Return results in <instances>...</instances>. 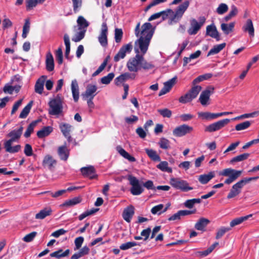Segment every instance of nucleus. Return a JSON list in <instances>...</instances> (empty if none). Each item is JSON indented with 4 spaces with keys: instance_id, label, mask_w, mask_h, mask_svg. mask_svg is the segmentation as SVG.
Wrapping results in <instances>:
<instances>
[{
    "instance_id": "f257e3e1",
    "label": "nucleus",
    "mask_w": 259,
    "mask_h": 259,
    "mask_svg": "<svg viewBox=\"0 0 259 259\" xmlns=\"http://www.w3.org/2000/svg\"><path fill=\"white\" fill-rule=\"evenodd\" d=\"M212 76L211 73H206L201 75H199L192 81V84L194 85L191 90L185 95L181 96L179 101L182 103H186L191 102L192 100L196 98L201 91L202 88L200 85H196V84L204 80L208 79Z\"/></svg>"
},
{
    "instance_id": "f03ea898",
    "label": "nucleus",
    "mask_w": 259,
    "mask_h": 259,
    "mask_svg": "<svg viewBox=\"0 0 259 259\" xmlns=\"http://www.w3.org/2000/svg\"><path fill=\"white\" fill-rule=\"evenodd\" d=\"M126 67L130 72H137L141 69L144 70L152 69L154 66L145 60L143 55L138 54L128 60Z\"/></svg>"
},
{
    "instance_id": "7ed1b4c3",
    "label": "nucleus",
    "mask_w": 259,
    "mask_h": 259,
    "mask_svg": "<svg viewBox=\"0 0 259 259\" xmlns=\"http://www.w3.org/2000/svg\"><path fill=\"white\" fill-rule=\"evenodd\" d=\"M23 128L22 126L20 127L18 130H14L10 132L7 135L10 139L6 141L4 144V148L6 152L10 153H15L19 152L21 149V146L17 145L12 146L14 142H16L20 138L22 134Z\"/></svg>"
},
{
    "instance_id": "20e7f679",
    "label": "nucleus",
    "mask_w": 259,
    "mask_h": 259,
    "mask_svg": "<svg viewBox=\"0 0 259 259\" xmlns=\"http://www.w3.org/2000/svg\"><path fill=\"white\" fill-rule=\"evenodd\" d=\"M140 23H137L135 29V33L137 37H142L143 39H151L154 33V29L150 23H145L141 27L142 30L140 31Z\"/></svg>"
},
{
    "instance_id": "39448f33",
    "label": "nucleus",
    "mask_w": 259,
    "mask_h": 259,
    "mask_svg": "<svg viewBox=\"0 0 259 259\" xmlns=\"http://www.w3.org/2000/svg\"><path fill=\"white\" fill-rule=\"evenodd\" d=\"M63 100L60 95H57L55 98L50 99L49 103V113L52 115H58L63 111Z\"/></svg>"
},
{
    "instance_id": "423d86ee",
    "label": "nucleus",
    "mask_w": 259,
    "mask_h": 259,
    "mask_svg": "<svg viewBox=\"0 0 259 259\" xmlns=\"http://www.w3.org/2000/svg\"><path fill=\"white\" fill-rule=\"evenodd\" d=\"M242 171L237 170L231 168H226L220 172L221 176L228 177L225 181V183L230 184L235 181L241 174Z\"/></svg>"
},
{
    "instance_id": "0eeeda50",
    "label": "nucleus",
    "mask_w": 259,
    "mask_h": 259,
    "mask_svg": "<svg viewBox=\"0 0 259 259\" xmlns=\"http://www.w3.org/2000/svg\"><path fill=\"white\" fill-rule=\"evenodd\" d=\"M169 183L172 187L183 192H188L193 189V187L189 186V183L186 181L180 178H171Z\"/></svg>"
},
{
    "instance_id": "6e6552de",
    "label": "nucleus",
    "mask_w": 259,
    "mask_h": 259,
    "mask_svg": "<svg viewBox=\"0 0 259 259\" xmlns=\"http://www.w3.org/2000/svg\"><path fill=\"white\" fill-rule=\"evenodd\" d=\"M150 42V40L143 39L142 37H140L135 42L134 50L136 55L140 54L144 57L148 50Z\"/></svg>"
},
{
    "instance_id": "1a4fd4ad",
    "label": "nucleus",
    "mask_w": 259,
    "mask_h": 259,
    "mask_svg": "<svg viewBox=\"0 0 259 259\" xmlns=\"http://www.w3.org/2000/svg\"><path fill=\"white\" fill-rule=\"evenodd\" d=\"M127 180L130 185L132 186L130 191L133 195H139L143 192L144 189L140 184V182L137 178L131 175H129L127 176Z\"/></svg>"
},
{
    "instance_id": "9d476101",
    "label": "nucleus",
    "mask_w": 259,
    "mask_h": 259,
    "mask_svg": "<svg viewBox=\"0 0 259 259\" xmlns=\"http://www.w3.org/2000/svg\"><path fill=\"white\" fill-rule=\"evenodd\" d=\"M198 20L199 22L195 19L190 20V26L188 29V32L190 35H195L198 32L205 23L206 18L204 16H201L199 17Z\"/></svg>"
},
{
    "instance_id": "9b49d317",
    "label": "nucleus",
    "mask_w": 259,
    "mask_h": 259,
    "mask_svg": "<svg viewBox=\"0 0 259 259\" xmlns=\"http://www.w3.org/2000/svg\"><path fill=\"white\" fill-rule=\"evenodd\" d=\"M230 121V120L228 118L219 120L207 126L205 128V131L212 133L219 131L227 125Z\"/></svg>"
},
{
    "instance_id": "f8f14e48",
    "label": "nucleus",
    "mask_w": 259,
    "mask_h": 259,
    "mask_svg": "<svg viewBox=\"0 0 259 259\" xmlns=\"http://www.w3.org/2000/svg\"><path fill=\"white\" fill-rule=\"evenodd\" d=\"M193 130V128L187 124H182L176 127L173 131V135L176 137H181L189 134Z\"/></svg>"
},
{
    "instance_id": "ddd939ff",
    "label": "nucleus",
    "mask_w": 259,
    "mask_h": 259,
    "mask_svg": "<svg viewBox=\"0 0 259 259\" xmlns=\"http://www.w3.org/2000/svg\"><path fill=\"white\" fill-rule=\"evenodd\" d=\"M189 2L188 1H186L179 6L176 10L175 14L172 17V20L175 21L180 20L189 7Z\"/></svg>"
},
{
    "instance_id": "4468645a",
    "label": "nucleus",
    "mask_w": 259,
    "mask_h": 259,
    "mask_svg": "<svg viewBox=\"0 0 259 259\" xmlns=\"http://www.w3.org/2000/svg\"><path fill=\"white\" fill-rule=\"evenodd\" d=\"M133 49L131 43L123 46L119 50L117 54L114 57V61L118 62L120 59H123L127 53H130Z\"/></svg>"
},
{
    "instance_id": "2eb2a0df",
    "label": "nucleus",
    "mask_w": 259,
    "mask_h": 259,
    "mask_svg": "<svg viewBox=\"0 0 259 259\" xmlns=\"http://www.w3.org/2000/svg\"><path fill=\"white\" fill-rule=\"evenodd\" d=\"M213 92L214 88L212 87H208L206 90L201 92L199 100L202 105L204 106L207 104L209 97L210 95L213 93Z\"/></svg>"
},
{
    "instance_id": "dca6fc26",
    "label": "nucleus",
    "mask_w": 259,
    "mask_h": 259,
    "mask_svg": "<svg viewBox=\"0 0 259 259\" xmlns=\"http://www.w3.org/2000/svg\"><path fill=\"white\" fill-rule=\"evenodd\" d=\"M108 27L106 23H103L101 26L100 34L98 36V40L102 47H106L107 41Z\"/></svg>"
},
{
    "instance_id": "f3484780",
    "label": "nucleus",
    "mask_w": 259,
    "mask_h": 259,
    "mask_svg": "<svg viewBox=\"0 0 259 259\" xmlns=\"http://www.w3.org/2000/svg\"><path fill=\"white\" fill-rule=\"evenodd\" d=\"M244 185L241 181L235 184L227 195L228 199H231L238 195L241 192V189Z\"/></svg>"
},
{
    "instance_id": "a211bd4d",
    "label": "nucleus",
    "mask_w": 259,
    "mask_h": 259,
    "mask_svg": "<svg viewBox=\"0 0 259 259\" xmlns=\"http://www.w3.org/2000/svg\"><path fill=\"white\" fill-rule=\"evenodd\" d=\"M97 87L96 85L89 84L86 88V90L82 94L83 98L94 99L97 95Z\"/></svg>"
},
{
    "instance_id": "6ab92c4d",
    "label": "nucleus",
    "mask_w": 259,
    "mask_h": 259,
    "mask_svg": "<svg viewBox=\"0 0 259 259\" xmlns=\"http://www.w3.org/2000/svg\"><path fill=\"white\" fill-rule=\"evenodd\" d=\"M136 77V75L134 74H132L128 72H126L123 74H121L119 76L117 77L115 80L114 82L116 85H119L121 83L124 82V81L128 80V79H134Z\"/></svg>"
},
{
    "instance_id": "aec40b11",
    "label": "nucleus",
    "mask_w": 259,
    "mask_h": 259,
    "mask_svg": "<svg viewBox=\"0 0 259 259\" xmlns=\"http://www.w3.org/2000/svg\"><path fill=\"white\" fill-rule=\"evenodd\" d=\"M243 32H247L250 37L254 35V28L253 23L250 19H248L242 27Z\"/></svg>"
},
{
    "instance_id": "412c9836",
    "label": "nucleus",
    "mask_w": 259,
    "mask_h": 259,
    "mask_svg": "<svg viewBox=\"0 0 259 259\" xmlns=\"http://www.w3.org/2000/svg\"><path fill=\"white\" fill-rule=\"evenodd\" d=\"M80 171L84 177H88L91 179H95L97 177L95 174V168L92 166L82 167Z\"/></svg>"
},
{
    "instance_id": "4be33fe9",
    "label": "nucleus",
    "mask_w": 259,
    "mask_h": 259,
    "mask_svg": "<svg viewBox=\"0 0 259 259\" xmlns=\"http://www.w3.org/2000/svg\"><path fill=\"white\" fill-rule=\"evenodd\" d=\"M206 34L212 38H215L218 41L220 40L219 33L214 24L208 25L206 27Z\"/></svg>"
},
{
    "instance_id": "5701e85b",
    "label": "nucleus",
    "mask_w": 259,
    "mask_h": 259,
    "mask_svg": "<svg viewBox=\"0 0 259 259\" xmlns=\"http://www.w3.org/2000/svg\"><path fill=\"white\" fill-rule=\"evenodd\" d=\"M47 77V76L42 75L36 81L34 87L35 92L36 93L39 94L42 93L44 89V84Z\"/></svg>"
},
{
    "instance_id": "b1692460",
    "label": "nucleus",
    "mask_w": 259,
    "mask_h": 259,
    "mask_svg": "<svg viewBox=\"0 0 259 259\" xmlns=\"http://www.w3.org/2000/svg\"><path fill=\"white\" fill-rule=\"evenodd\" d=\"M134 213V206L130 205L124 209L122 213V218L126 222L130 223Z\"/></svg>"
},
{
    "instance_id": "393cba45",
    "label": "nucleus",
    "mask_w": 259,
    "mask_h": 259,
    "mask_svg": "<svg viewBox=\"0 0 259 259\" xmlns=\"http://www.w3.org/2000/svg\"><path fill=\"white\" fill-rule=\"evenodd\" d=\"M52 212L53 210L51 207H46L36 213L35 218L37 220H43L46 217L51 215Z\"/></svg>"
},
{
    "instance_id": "a878e982",
    "label": "nucleus",
    "mask_w": 259,
    "mask_h": 259,
    "mask_svg": "<svg viewBox=\"0 0 259 259\" xmlns=\"http://www.w3.org/2000/svg\"><path fill=\"white\" fill-rule=\"evenodd\" d=\"M71 88L73 100L75 102H77L79 99V88L76 79L72 81Z\"/></svg>"
},
{
    "instance_id": "bb28decb",
    "label": "nucleus",
    "mask_w": 259,
    "mask_h": 259,
    "mask_svg": "<svg viewBox=\"0 0 259 259\" xmlns=\"http://www.w3.org/2000/svg\"><path fill=\"white\" fill-rule=\"evenodd\" d=\"M116 149L118 153L124 158L126 159L130 162L136 161V158L131 155L128 152L124 150L120 146L116 147Z\"/></svg>"
},
{
    "instance_id": "cd10ccee",
    "label": "nucleus",
    "mask_w": 259,
    "mask_h": 259,
    "mask_svg": "<svg viewBox=\"0 0 259 259\" xmlns=\"http://www.w3.org/2000/svg\"><path fill=\"white\" fill-rule=\"evenodd\" d=\"M58 153L61 160L66 161L68 158L69 151L66 146L63 145L58 148Z\"/></svg>"
},
{
    "instance_id": "c85d7f7f",
    "label": "nucleus",
    "mask_w": 259,
    "mask_h": 259,
    "mask_svg": "<svg viewBox=\"0 0 259 259\" xmlns=\"http://www.w3.org/2000/svg\"><path fill=\"white\" fill-rule=\"evenodd\" d=\"M46 66L48 71H52L54 69V58L50 52L47 53L46 56Z\"/></svg>"
},
{
    "instance_id": "c756f323",
    "label": "nucleus",
    "mask_w": 259,
    "mask_h": 259,
    "mask_svg": "<svg viewBox=\"0 0 259 259\" xmlns=\"http://www.w3.org/2000/svg\"><path fill=\"white\" fill-rule=\"evenodd\" d=\"M215 176L214 171H210L207 174L201 175L199 176L198 180L202 184H207L211 179Z\"/></svg>"
},
{
    "instance_id": "7c9ffc66",
    "label": "nucleus",
    "mask_w": 259,
    "mask_h": 259,
    "mask_svg": "<svg viewBox=\"0 0 259 259\" xmlns=\"http://www.w3.org/2000/svg\"><path fill=\"white\" fill-rule=\"evenodd\" d=\"M56 164V161L53 159V157L50 155H47L45 156L42 165L44 166H47L49 169H51L54 164Z\"/></svg>"
},
{
    "instance_id": "2f4dec72",
    "label": "nucleus",
    "mask_w": 259,
    "mask_h": 259,
    "mask_svg": "<svg viewBox=\"0 0 259 259\" xmlns=\"http://www.w3.org/2000/svg\"><path fill=\"white\" fill-rule=\"evenodd\" d=\"M90 249L87 246H83L79 251L74 253L71 257V259H79L89 253Z\"/></svg>"
},
{
    "instance_id": "473e14b6",
    "label": "nucleus",
    "mask_w": 259,
    "mask_h": 259,
    "mask_svg": "<svg viewBox=\"0 0 259 259\" xmlns=\"http://www.w3.org/2000/svg\"><path fill=\"white\" fill-rule=\"evenodd\" d=\"M209 223V221L208 219L202 218L195 224V228L197 230L202 231Z\"/></svg>"
},
{
    "instance_id": "72a5a7b5",
    "label": "nucleus",
    "mask_w": 259,
    "mask_h": 259,
    "mask_svg": "<svg viewBox=\"0 0 259 259\" xmlns=\"http://www.w3.org/2000/svg\"><path fill=\"white\" fill-rule=\"evenodd\" d=\"M70 253L69 249H66L65 251L61 249L58 250L53 252L50 254L51 257H54L58 259L61 258V257H65L68 255Z\"/></svg>"
},
{
    "instance_id": "f704fd0d",
    "label": "nucleus",
    "mask_w": 259,
    "mask_h": 259,
    "mask_svg": "<svg viewBox=\"0 0 259 259\" xmlns=\"http://www.w3.org/2000/svg\"><path fill=\"white\" fill-rule=\"evenodd\" d=\"M52 131L53 128L51 126H45L37 132V136L39 138H42L49 135Z\"/></svg>"
},
{
    "instance_id": "c9c22d12",
    "label": "nucleus",
    "mask_w": 259,
    "mask_h": 259,
    "mask_svg": "<svg viewBox=\"0 0 259 259\" xmlns=\"http://www.w3.org/2000/svg\"><path fill=\"white\" fill-rule=\"evenodd\" d=\"M234 26V22H231L229 24L222 23L221 25V29L225 34H229L232 32Z\"/></svg>"
},
{
    "instance_id": "e433bc0d",
    "label": "nucleus",
    "mask_w": 259,
    "mask_h": 259,
    "mask_svg": "<svg viewBox=\"0 0 259 259\" xmlns=\"http://www.w3.org/2000/svg\"><path fill=\"white\" fill-rule=\"evenodd\" d=\"M59 127L64 136H68L72 128V126L70 124L66 123H60Z\"/></svg>"
},
{
    "instance_id": "4c0bfd02",
    "label": "nucleus",
    "mask_w": 259,
    "mask_h": 259,
    "mask_svg": "<svg viewBox=\"0 0 259 259\" xmlns=\"http://www.w3.org/2000/svg\"><path fill=\"white\" fill-rule=\"evenodd\" d=\"M145 150L146 154L152 160L155 161H160V157L157 154V152L156 151H155L153 149H148V148L145 149Z\"/></svg>"
},
{
    "instance_id": "58836bf2",
    "label": "nucleus",
    "mask_w": 259,
    "mask_h": 259,
    "mask_svg": "<svg viewBox=\"0 0 259 259\" xmlns=\"http://www.w3.org/2000/svg\"><path fill=\"white\" fill-rule=\"evenodd\" d=\"M77 23L78 26L79 30L86 29L89 25V23L83 17L80 16L78 17Z\"/></svg>"
},
{
    "instance_id": "ea45409f",
    "label": "nucleus",
    "mask_w": 259,
    "mask_h": 259,
    "mask_svg": "<svg viewBox=\"0 0 259 259\" xmlns=\"http://www.w3.org/2000/svg\"><path fill=\"white\" fill-rule=\"evenodd\" d=\"M225 46L226 43H222L221 44L214 46L208 52L207 56L219 53L225 47Z\"/></svg>"
},
{
    "instance_id": "a19ab883",
    "label": "nucleus",
    "mask_w": 259,
    "mask_h": 259,
    "mask_svg": "<svg viewBox=\"0 0 259 259\" xmlns=\"http://www.w3.org/2000/svg\"><path fill=\"white\" fill-rule=\"evenodd\" d=\"M251 216H252V214H249V215H248L246 216L236 218V219L233 220L230 222V227H234L235 226L239 225L241 223H242L243 222L247 220L249 217H250Z\"/></svg>"
},
{
    "instance_id": "79ce46f5",
    "label": "nucleus",
    "mask_w": 259,
    "mask_h": 259,
    "mask_svg": "<svg viewBox=\"0 0 259 259\" xmlns=\"http://www.w3.org/2000/svg\"><path fill=\"white\" fill-rule=\"evenodd\" d=\"M199 117L201 118L202 119L211 120L216 119L215 113H210L208 112H200L198 113Z\"/></svg>"
},
{
    "instance_id": "37998d69",
    "label": "nucleus",
    "mask_w": 259,
    "mask_h": 259,
    "mask_svg": "<svg viewBox=\"0 0 259 259\" xmlns=\"http://www.w3.org/2000/svg\"><path fill=\"white\" fill-rule=\"evenodd\" d=\"M168 164L167 161H161L159 164L157 165V167L162 171L171 173L172 171V168L168 167Z\"/></svg>"
},
{
    "instance_id": "c03bdc74",
    "label": "nucleus",
    "mask_w": 259,
    "mask_h": 259,
    "mask_svg": "<svg viewBox=\"0 0 259 259\" xmlns=\"http://www.w3.org/2000/svg\"><path fill=\"white\" fill-rule=\"evenodd\" d=\"M33 102L30 101L22 110L21 112L19 118H25L27 117L28 114H29L30 109L31 108Z\"/></svg>"
},
{
    "instance_id": "a18cd8bd",
    "label": "nucleus",
    "mask_w": 259,
    "mask_h": 259,
    "mask_svg": "<svg viewBox=\"0 0 259 259\" xmlns=\"http://www.w3.org/2000/svg\"><path fill=\"white\" fill-rule=\"evenodd\" d=\"M164 205L162 204H160L156 205L152 207L151 210V212L153 214H160L162 212H164L166 211L167 207L165 208L163 210Z\"/></svg>"
},
{
    "instance_id": "49530a36",
    "label": "nucleus",
    "mask_w": 259,
    "mask_h": 259,
    "mask_svg": "<svg viewBox=\"0 0 259 259\" xmlns=\"http://www.w3.org/2000/svg\"><path fill=\"white\" fill-rule=\"evenodd\" d=\"M38 122V120L33 121L28 125L24 135L25 138H28L30 136L31 133L33 132L34 127L36 125Z\"/></svg>"
},
{
    "instance_id": "de8ad7c7",
    "label": "nucleus",
    "mask_w": 259,
    "mask_h": 259,
    "mask_svg": "<svg viewBox=\"0 0 259 259\" xmlns=\"http://www.w3.org/2000/svg\"><path fill=\"white\" fill-rule=\"evenodd\" d=\"M249 156V153H243L233 157L230 161L231 163H235L237 162H240L247 159Z\"/></svg>"
},
{
    "instance_id": "09e8293b",
    "label": "nucleus",
    "mask_w": 259,
    "mask_h": 259,
    "mask_svg": "<svg viewBox=\"0 0 259 259\" xmlns=\"http://www.w3.org/2000/svg\"><path fill=\"white\" fill-rule=\"evenodd\" d=\"M86 29L79 30L74 36L72 38V41L74 42H78L80 41L84 37Z\"/></svg>"
},
{
    "instance_id": "8fccbe9b",
    "label": "nucleus",
    "mask_w": 259,
    "mask_h": 259,
    "mask_svg": "<svg viewBox=\"0 0 259 259\" xmlns=\"http://www.w3.org/2000/svg\"><path fill=\"white\" fill-rule=\"evenodd\" d=\"M64 40L66 47L65 57L68 58L70 51V44L69 36L67 34H64Z\"/></svg>"
},
{
    "instance_id": "3c124183",
    "label": "nucleus",
    "mask_w": 259,
    "mask_h": 259,
    "mask_svg": "<svg viewBox=\"0 0 259 259\" xmlns=\"http://www.w3.org/2000/svg\"><path fill=\"white\" fill-rule=\"evenodd\" d=\"M160 147L163 149H168L170 148V142L164 138H161L158 142Z\"/></svg>"
},
{
    "instance_id": "603ef678",
    "label": "nucleus",
    "mask_w": 259,
    "mask_h": 259,
    "mask_svg": "<svg viewBox=\"0 0 259 259\" xmlns=\"http://www.w3.org/2000/svg\"><path fill=\"white\" fill-rule=\"evenodd\" d=\"M250 125L251 122L249 121H245L237 124L235 126V130L237 131L244 130L248 128Z\"/></svg>"
},
{
    "instance_id": "864d4df0",
    "label": "nucleus",
    "mask_w": 259,
    "mask_h": 259,
    "mask_svg": "<svg viewBox=\"0 0 259 259\" xmlns=\"http://www.w3.org/2000/svg\"><path fill=\"white\" fill-rule=\"evenodd\" d=\"M161 16H162L163 20H164L167 16V14H166V12L165 11H161L160 12L157 13L152 15L149 18L148 21H151L152 20H155V19H157L160 18Z\"/></svg>"
},
{
    "instance_id": "5fc2aeb1",
    "label": "nucleus",
    "mask_w": 259,
    "mask_h": 259,
    "mask_svg": "<svg viewBox=\"0 0 259 259\" xmlns=\"http://www.w3.org/2000/svg\"><path fill=\"white\" fill-rule=\"evenodd\" d=\"M30 29V21L29 19H26L25 21L24 25L23 27V32L22 37L25 38L27 37V34Z\"/></svg>"
},
{
    "instance_id": "6e6d98bb",
    "label": "nucleus",
    "mask_w": 259,
    "mask_h": 259,
    "mask_svg": "<svg viewBox=\"0 0 259 259\" xmlns=\"http://www.w3.org/2000/svg\"><path fill=\"white\" fill-rule=\"evenodd\" d=\"M139 243L136 242H127L120 245L119 248L121 250H125L136 245H139Z\"/></svg>"
},
{
    "instance_id": "4d7b16f0",
    "label": "nucleus",
    "mask_w": 259,
    "mask_h": 259,
    "mask_svg": "<svg viewBox=\"0 0 259 259\" xmlns=\"http://www.w3.org/2000/svg\"><path fill=\"white\" fill-rule=\"evenodd\" d=\"M228 10V6L224 3H221L216 10L217 13L219 15H223Z\"/></svg>"
},
{
    "instance_id": "13d9d810",
    "label": "nucleus",
    "mask_w": 259,
    "mask_h": 259,
    "mask_svg": "<svg viewBox=\"0 0 259 259\" xmlns=\"http://www.w3.org/2000/svg\"><path fill=\"white\" fill-rule=\"evenodd\" d=\"M231 230L230 228L222 227L217 231L215 238L218 239L221 238L227 232Z\"/></svg>"
},
{
    "instance_id": "bf43d9fd",
    "label": "nucleus",
    "mask_w": 259,
    "mask_h": 259,
    "mask_svg": "<svg viewBox=\"0 0 259 259\" xmlns=\"http://www.w3.org/2000/svg\"><path fill=\"white\" fill-rule=\"evenodd\" d=\"M114 74L113 72L109 73L107 76H104L101 79V82L103 84H108L113 79Z\"/></svg>"
},
{
    "instance_id": "052dcab7",
    "label": "nucleus",
    "mask_w": 259,
    "mask_h": 259,
    "mask_svg": "<svg viewBox=\"0 0 259 259\" xmlns=\"http://www.w3.org/2000/svg\"><path fill=\"white\" fill-rule=\"evenodd\" d=\"M123 32L121 29L116 28L115 29V40L116 42L118 43L121 41L122 38Z\"/></svg>"
},
{
    "instance_id": "680f3d73",
    "label": "nucleus",
    "mask_w": 259,
    "mask_h": 259,
    "mask_svg": "<svg viewBox=\"0 0 259 259\" xmlns=\"http://www.w3.org/2000/svg\"><path fill=\"white\" fill-rule=\"evenodd\" d=\"M37 5L36 0H26V8L27 11L32 10Z\"/></svg>"
},
{
    "instance_id": "e2e57ef3",
    "label": "nucleus",
    "mask_w": 259,
    "mask_h": 259,
    "mask_svg": "<svg viewBox=\"0 0 259 259\" xmlns=\"http://www.w3.org/2000/svg\"><path fill=\"white\" fill-rule=\"evenodd\" d=\"M158 112L163 117L169 118L171 116V111L167 108L158 109Z\"/></svg>"
},
{
    "instance_id": "0e129e2a",
    "label": "nucleus",
    "mask_w": 259,
    "mask_h": 259,
    "mask_svg": "<svg viewBox=\"0 0 259 259\" xmlns=\"http://www.w3.org/2000/svg\"><path fill=\"white\" fill-rule=\"evenodd\" d=\"M73 11L76 13L79 11L82 6V0H72Z\"/></svg>"
},
{
    "instance_id": "69168bd1",
    "label": "nucleus",
    "mask_w": 259,
    "mask_h": 259,
    "mask_svg": "<svg viewBox=\"0 0 259 259\" xmlns=\"http://www.w3.org/2000/svg\"><path fill=\"white\" fill-rule=\"evenodd\" d=\"M80 201V199L79 198L75 197L72 199H70L69 200L66 201L64 203L63 205L64 206H72V205H74L79 203Z\"/></svg>"
},
{
    "instance_id": "338daca9",
    "label": "nucleus",
    "mask_w": 259,
    "mask_h": 259,
    "mask_svg": "<svg viewBox=\"0 0 259 259\" xmlns=\"http://www.w3.org/2000/svg\"><path fill=\"white\" fill-rule=\"evenodd\" d=\"M56 57L58 64L60 65L62 64L63 63V53L61 48H58L56 51Z\"/></svg>"
},
{
    "instance_id": "774afa93",
    "label": "nucleus",
    "mask_w": 259,
    "mask_h": 259,
    "mask_svg": "<svg viewBox=\"0 0 259 259\" xmlns=\"http://www.w3.org/2000/svg\"><path fill=\"white\" fill-rule=\"evenodd\" d=\"M84 241V238L83 237H78L76 238L74 240V243H75V247L74 250H78L79 249L80 247L81 246L83 242Z\"/></svg>"
}]
</instances>
